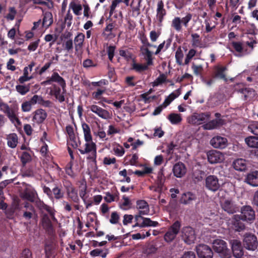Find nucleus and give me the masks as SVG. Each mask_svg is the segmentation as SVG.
I'll use <instances>...</instances> for the list:
<instances>
[{
  "instance_id": "51",
  "label": "nucleus",
  "mask_w": 258,
  "mask_h": 258,
  "mask_svg": "<svg viewBox=\"0 0 258 258\" xmlns=\"http://www.w3.org/2000/svg\"><path fill=\"white\" fill-rule=\"evenodd\" d=\"M196 53L197 51L195 49H190L186 55L184 64L186 65L188 64L193 57L196 55Z\"/></svg>"
},
{
  "instance_id": "47",
  "label": "nucleus",
  "mask_w": 258,
  "mask_h": 258,
  "mask_svg": "<svg viewBox=\"0 0 258 258\" xmlns=\"http://www.w3.org/2000/svg\"><path fill=\"white\" fill-rule=\"evenodd\" d=\"M70 8H71L74 13L77 15H80L81 14V11L82 10V8L81 5L79 4H76L75 3H71L70 5Z\"/></svg>"
},
{
  "instance_id": "62",
  "label": "nucleus",
  "mask_w": 258,
  "mask_h": 258,
  "mask_svg": "<svg viewBox=\"0 0 258 258\" xmlns=\"http://www.w3.org/2000/svg\"><path fill=\"white\" fill-rule=\"evenodd\" d=\"M35 214V210L24 211L23 217L26 220H29L33 217Z\"/></svg>"
},
{
  "instance_id": "43",
  "label": "nucleus",
  "mask_w": 258,
  "mask_h": 258,
  "mask_svg": "<svg viewBox=\"0 0 258 258\" xmlns=\"http://www.w3.org/2000/svg\"><path fill=\"white\" fill-rule=\"evenodd\" d=\"M30 85H18L16 86L17 91L22 95H25L30 91Z\"/></svg>"
},
{
  "instance_id": "63",
  "label": "nucleus",
  "mask_w": 258,
  "mask_h": 258,
  "mask_svg": "<svg viewBox=\"0 0 258 258\" xmlns=\"http://www.w3.org/2000/svg\"><path fill=\"white\" fill-rule=\"evenodd\" d=\"M19 258H32V252L29 249L25 248L22 251Z\"/></svg>"
},
{
  "instance_id": "42",
  "label": "nucleus",
  "mask_w": 258,
  "mask_h": 258,
  "mask_svg": "<svg viewBox=\"0 0 258 258\" xmlns=\"http://www.w3.org/2000/svg\"><path fill=\"white\" fill-rule=\"evenodd\" d=\"M67 195L74 202L78 203L80 201L77 190L74 187L67 191Z\"/></svg>"
},
{
  "instance_id": "48",
  "label": "nucleus",
  "mask_w": 258,
  "mask_h": 258,
  "mask_svg": "<svg viewBox=\"0 0 258 258\" xmlns=\"http://www.w3.org/2000/svg\"><path fill=\"white\" fill-rule=\"evenodd\" d=\"M183 53L180 47H179L175 52V58L176 62L181 65L182 64V59L183 57Z\"/></svg>"
},
{
  "instance_id": "40",
  "label": "nucleus",
  "mask_w": 258,
  "mask_h": 258,
  "mask_svg": "<svg viewBox=\"0 0 258 258\" xmlns=\"http://www.w3.org/2000/svg\"><path fill=\"white\" fill-rule=\"evenodd\" d=\"M86 194V186H84L81 187L80 190L79 195L82 200L84 202V204L86 205V207L88 208L89 207L92 206V203L89 202V200L87 199V198L85 197Z\"/></svg>"
},
{
  "instance_id": "25",
  "label": "nucleus",
  "mask_w": 258,
  "mask_h": 258,
  "mask_svg": "<svg viewBox=\"0 0 258 258\" xmlns=\"http://www.w3.org/2000/svg\"><path fill=\"white\" fill-rule=\"evenodd\" d=\"M222 207L223 210L230 214H233L238 210L236 205L232 201L226 200L222 204Z\"/></svg>"
},
{
  "instance_id": "41",
  "label": "nucleus",
  "mask_w": 258,
  "mask_h": 258,
  "mask_svg": "<svg viewBox=\"0 0 258 258\" xmlns=\"http://www.w3.org/2000/svg\"><path fill=\"white\" fill-rule=\"evenodd\" d=\"M63 90V92L61 93V90L59 88L54 87L53 91V95L55 98L60 102H62L64 101V93L66 92L65 89Z\"/></svg>"
},
{
  "instance_id": "59",
  "label": "nucleus",
  "mask_w": 258,
  "mask_h": 258,
  "mask_svg": "<svg viewBox=\"0 0 258 258\" xmlns=\"http://www.w3.org/2000/svg\"><path fill=\"white\" fill-rule=\"evenodd\" d=\"M123 202L120 205L121 208L126 209L131 207V202L128 197L123 196L122 198Z\"/></svg>"
},
{
  "instance_id": "24",
  "label": "nucleus",
  "mask_w": 258,
  "mask_h": 258,
  "mask_svg": "<svg viewBox=\"0 0 258 258\" xmlns=\"http://www.w3.org/2000/svg\"><path fill=\"white\" fill-rule=\"evenodd\" d=\"M85 39V35L82 33H78L74 38L75 50L79 52L82 49Z\"/></svg>"
},
{
  "instance_id": "45",
  "label": "nucleus",
  "mask_w": 258,
  "mask_h": 258,
  "mask_svg": "<svg viewBox=\"0 0 258 258\" xmlns=\"http://www.w3.org/2000/svg\"><path fill=\"white\" fill-rule=\"evenodd\" d=\"M241 93L243 95L245 99H250L255 95V91L250 88H245L241 90Z\"/></svg>"
},
{
  "instance_id": "53",
  "label": "nucleus",
  "mask_w": 258,
  "mask_h": 258,
  "mask_svg": "<svg viewBox=\"0 0 258 258\" xmlns=\"http://www.w3.org/2000/svg\"><path fill=\"white\" fill-rule=\"evenodd\" d=\"M248 130L253 134L258 136V121L253 122L248 125Z\"/></svg>"
},
{
  "instance_id": "19",
  "label": "nucleus",
  "mask_w": 258,
  "mask_h": 258,
  "mask_svg": "<svg viewBox=\"0 0 258 258\" xmlns=\"http://www.w3.org/2000/svg\"><path fill=\"white\" fill-rule=\"evenodd\" d=\"M232 46L235 50V55L237 56H242L249 53L245 46L239 42H233Z\"/></svg>"
},
{
  "instance_id": "14",
  "label": "nucleus",
  "mask_w": 258,
  "mask_h": 258,
  "mask_svg": "<svg viewBox=\"0 0 258 258\" xmlns=\"http://www.w3.org/2000/svg\"><path fill=\"white\" fill-rule=\"evenodd\" d=\"M233 256L236 258H241L244 254L241 242L237 239L231 240L230 242Z\"/></svg>"
},
{
  "instance_id": "39",
  "label": "nucleus",
  "mask_w": 258,
  "mask_h": 258,
  "mask_svg": "<svg viewBox=\"0 0 258 258\" xmlns=\"http://www.w3.org/2000/svg\"><path fill=\"white\" fill-rule=\"evenodd\" d=\"M82 127L83 128L85 141H91V140H92L91 130L88 124L86 123H83L82 124Z\"/></svg>"
},
{
  "instance_id": "1",
  "label": "nucleus",
  "mask_w": 258,
  "mask_h": 258,
  "mask_svg": "<svg viewBox=\"0 0 258 258\" xmlns=\"http://www.w3.org/2000/svg\"><path fill=\"white\" fill-rule=\"evenodd\" d=\"M255 219V212L250 206L243 207L241 209L240 216L235 215L233 216L232 223L235 230L240 231L245 228L244 225L240 222V219L249 222H252Z\"/></svg>"
},
{
  "instance_id": "36",
  "label": "nucleus",
  "mask_w": 258,
  "mask_h": 258,
  "mask_svg": "<svg viewBox=\"0 0 258 258\" xmlns=\"http://www.w3.org/2000/svg\"><path fill=\"white\" fill-rule=\"evenodd\" d=\"M51 81L53 82L57 83L61 87L62 90H64L66 87V82L64 80L56 73H53L50 77Z\"/></svg>"
},
{
  "instance_id": "20",
  "label": "nucleus",
  "mask_w": 258,
  "mask_h": 258,
  "mask_svg": "<svg viewBox=\"0 0 258 258\" xmlns=\"http://www.w3.org/2000/svg\"><path fill=\"white\" fill-rule=\"evenodd\" d=\"M47 113L45 110L42 109L36 110L34 112L33 121L38 124L41 123L46 119Z\"/></svg>"
},
{
  "instance_id": "23",
  "label": "nucleus",
  "mask_w": 258,
  "mask_h": 258,
  "mask_svg": "<svg viewBox=\"0 0 258 258\" xmlns=\"http://www.w3.org/2000/svg\"><path fill=\"white\" fill-rule=\"evenodd\" d=\"M34 203H35L36 207L40 210L47 211L50 214L52 218H54V211L51 207L45 205L42 201L39 200L38 198L36 199V201Z\"/></svg>"
},
{
  "instance_id": "15",
  "label": "nucleus",
  "mask_w": 258,
  "mask_h": 258,
  "mask_svg": "<svg viewBox=\"0 0 258 258\" xmlns=\"http://www.w3.org/2000/svg\"><path fill=\"white\" fill-rule=\"evenodd\" d=\"M90 109L92 112L95 113L99 117L103 119H107L110 118V114L109 112L98 105H91Z\"/></svg>"
},
{
  "instance_id": "56",
  "label": "nucleus",
  "mask_w": 258,
  "mask_h": 258,
  "mask_svg": "<svg viewBox=\"0 0 258 258\" xmlns=\"http://www.w3.org/2000/svg\"><path fill=\"white\" fill-rule=\"evenodd\" d=\"M57 39V37L56 35H53L52 34H47L44 37V40L46 42H48L49 43V46L51 47Z\"/></svg>"
},
{
  "instance_id": "61",
  "label": "nucleus",
  "mask_w": 258,
  "mask_h": 258,
  "mask_svg": "<svg viewBox=\"0 0 258 258\" xmlns=\"http://www.w3.org/2000/svg\"><path fill=\"white\" fill-rule=\"evenodd\" d=\"M9 13L6 16L8 20H13L15 19L17 12L15 8L11 7L9 9Z\"/></svg>"
},
{
  "instance_id": "16",
  "label": "nucleus",
  "mask_w": 258,
  "mask_h": 258,
  "mask_svg": "<svg viewBox=\"0 0 258 258\" xmlns=\"http://www.w3.org/2000/svg\"><path fill=\"white\" fill-rule=\"evenodd\" d=\"M158 225V222L152 221L149 218H145L142 216L140 220L139 221L136 222V223L133 226V227H139L140 228H143L146 227H157Z\"/></svg>"
},
{
  "instance_id": "9",
  "label": "nucleus",
  "mask_w": 258,
  "mask_h": 258,
  "mask_svg": "<svg viewBox=\"0 0 258 258\" xmlns=\"http://www.w3.org/2000/svg\"><path fill=\"white\" fill-rule=\"evenodd\" d=\"M205 186L212 191H217L220 187L219 179L215 175L208 176L205 179Z\"/></svg>"
},
{
  "instance_id": "60",
  "label": "nucleus",
  "mask_w": 258,
  "mask_h": 258,
  "mask_svg": "<svg viewBox=\"0 0 258 258\" xmlns=\"http://www.w3.org/2000/svg\"><path fill=\"white\" fill-rule=\"evenodd\" d=\"M192 15L190 13H187L185 17L181 19V24L182 23L185 27L188 26V23L191 20Z\"/></svg>"
},
{
  "instance_id": "64",
  "label": "nucleus",
  "mask_w": 258,
  "mask_h": 258,
  "mask_svg": "<svg viewBox=\"0 0 258 258\" xmlns=\"http://www.w3.org/2000/svg\"><path fill=\"white\" fill-rule=\"evenodd\" d=\"M53 248V246L52 243H46L45 245V252L47 256H49L52 254V251Z\"/></svg>"
},
{
  "instance_id": "11",
  "label": "nucleus",
  "mask_w": 258,
  "mask_h": 258,
  "mask_svg": "<svg viewBox=\"0 0 258 258\" xmlns=\"http://www.w3.org/2000/svg\"><path fill=\"white\" fill-rule=\"evenodd\" d=\"M207 158L211 164L219 163L225 160V154L217 150H211L208 152Z\"/></svg>"
},
{
  "instance_id": "5",
  "label": "nucleus",
  "mask_w": 258,
  "mask_h": 258,
  "mask_svg": "<svg viewBox=\"0 0 258 258\" xmlns=\"http://www.w3.org/2000/svg\"><path fill=\"white\" fill-rule=\"evenodd\" d=\"M181 224L178 221H175L169 227L165 233L164 239L167 242H172L176 237L180 229Z\"/></svg>"
},
{
  "instance_id": "21",
  "label": "nucleus",
  "mask_w": 258,
  "mask_h": 258,
  "mask_svg": "<svg viewBox=\"0 0 258 258\" xmlns=\"http://www.w3.org/2000/svg\"><path fill=\"white\" fill-rule=\"evenodd\" d=\"M223 124V121L221 119H216L204 124L202 127L205 130H212L218 128Z\"/></svg>"
},
{
  "instance_id": "12",
  "label": "nucleus",
  "mask_w": 258,
  "mask_h": 258,
  "mask_svg": "<svg viewBox=\"0 0 258 258\" xmlns=\"http://www.w3.org/2000/svg\"><path fill=\"white\" fill-rule=\"evenodd\" d=\"M210 144L214 148L223 149L227 146L228 140L224 137L215 136L211 139Z\"/></svg>"
},
{
  "instance_id": "7",
  "label": "nucleus",
  "mask_w": 258,
  "mask_h": 258,
  "mask_svg": "<svg viewBox=\"0 0 258 258\" xmlns=\"http://www.w3.org/2000/svg\"><path fill=\"white\" fill-rule=\"evenodd\" d=\"M137 209L138 210V214L135 216L136 222L139 221L142 216L148 215L150 211L148 204L144 200L137 202Z\"/></svg>"
},
{
  "instance_id": "54",
  "label": "nucleus",
  "mask_w": 258,
  "mask_h": 258,
  "mask_svg": "<svg viewBox=\"0 0 258 258\" xmlns=\"http://www.w3.org/2000/svg\"><path fill=\"white\" fill-rule=\"evenodd\" d=\"M21 161L23 164H25L31 161V157L30 154L27 152H23L20 155Z\"/></svg>"
},
{
  "instance_id": "17",
  "label": "nucleus",
  "mask_w": 258,
  "mask_h": 258,
  "mask_svg": "<svg viewBox=\"0 0 258 258\" xmlns=\"http://www.w3.org/2000/svg\"><path fill=\"white\" fill-rule=\"evenodd\" d=\"M172 171L175 176L181 178L185 174L186 168L183 163L179 162L173 166Z\"/></svg>"
},
{
  "instance_id": "18",
  "label": "nucleus",
  "mask_w": 258,
  "mask_h": 258,
  "mask_svg": "<svg viewBox=\"0 0 258 258\" xmlns=\"http://www.w3.org/2000/svg\"><path fill=\"white\" fill-rule=\"evenodd\" d=\"M244 181L252 186H258V171H254L248 173Z\"/></svg>"
},
{
  "instance_id": "50",
  "label": "nucleus",
  "mask_w": 258,
  "mask_h": 258,
  "mask_svg": "<svg viewBox=\"0 0 258 258\" xmlns=\"http://www.w3.org/2000/svg\"><path fill=\"white\" fill-rule=\"evenodd\" d=\"M93 134L95 136L99 137L103 141L107 140L106 133L102 129L99 128L97 131H94Z\"/></svg>"
},
{
  "instance_id": "10",
  "label": "nucleus",
  "mask_w": 258,
  "mask_h": 258,
  "mask_svg": "<svg viewBox=\"0 0 258 258\" xmlns=\"http://www.w3.org/2000/svg\"><path fill=\"white\" fill-rule=\"evenodd\" d=\"M243 244L247 249L255 250L258 245L256 237L251 234H246L243 239Z\"/></svg>"
},
{
  "instance_id": "35",
  "label": "nucleus",
  "mask_w": 258,
  "mask_h": 258,
  "mask_svg": "<svg viewBox=\"0 0 258 258\" xmlns=\"http://www.w3.org/2000/svg\"><path fill=\"white\" fill-rule=\"evenodd\" d=\"M227 69L224 67H217L214 73L215 78L222 79L225 81H227V79L226 77L225 72Z\"/></svg>"
},
{
  "instance_id": "46",
  "label": "nucleus",
  "mask_w": 258,
  "mask_h": 258,
  "mask_svg": "<svg viewBox=\"0 0 258 258\" xmlns=\"http://www.w3.org/2000/svg\"><path fill=\"white\" fill-rule=\"evenodd\" d=\"M63 49L67 52H70L73 49V42L72 39L64 40L62 43Z\"/></svg>"
},
{
  "instance_id": "57",
  "label": "nucleus",
  "mask_w": 258,
  "mask_h": 258,
  "mask_svg": "<svg viewBox=\"0 0 258 258\" xmlns=\"http://www.w3.org/2000/svg\"><path fill=\"white\" fill-rule=\"evenodd\" d=\"M32 105L31 101L24 102L21 105L22 111L23 112H29L31 110Z\"/></svg>"
},
{
  "instance_id": "28",
  "label": "nucleus",
  "mask_w": 258,
  "mask_h": 258,
  "mask_svg": "<svg viewBox=\"0 0 258 258\" xmlns=\"http://www.w3.org/2000/svg\"><path fill=\"white\" fill-rule=\"evenodd\" d=\"M156 11L157 19L160 23H161L163 20L164 17L166 15V11L164 9V4L162 1H160L158 2Z\"/></svg>"
},
{
  "instance_id": "22",
  "label": "nucleus",
  "mask_w": 258,
  "mask_h": 258,
  "mask_svg": "<svg viewBox=\"0 0 258 258\" xmlns=\"http://www.w3.org/2000/svg\"><path fill=\"white\" fill-rule=\"evenodd\" d=\"M196 199L197 196L195 194L188 191L182 195L180 202L184 205H189L192 204Z\"/></svg>"
},
{
  "instance_id": "3",
  "label": "nucleus",
  "mask_w": 258,
  "mask_h": 258,
  "mask_svg": "<svg viewBox=\"0 0 258 258\" xmlns=\"http://www.w3.org/2000/svg\"><path fill=\"white\" fill-rule=\"evenodd\" d=\"M81 154H88V158L95 159L96 157V145L93 142L85 141V144L82 149H79Z\"/></svg>"
},
{
  "instance_id": "27",
  "label": "nucleus",
  "mask_w": 258,
  "mask_h": 258,
  "mask_svg": "<svg viewBox=\"0 0 258 258\" xmlns=\"http://www.w3.org/2000/svg\"><path fill=\"white\" fill-rule=\"evenodd\" d=\"M43 16L42 26L45 29H47L53 23L52 14L50 12H45L43 13Z\"/></svg>"
},
{
  "instance_id": "33",
  "label": "nucleus",
  "mask_w": 258,
  "mask_h": 258,
  "mask_svg": "<svg viewBox=\"0 0 258 258\" xmlns=\"http://www.w3.org/2000/svg\"><path fill=\"white\" fill-rule=\"evenodd\" d=\"M8 146L11 148H15L18 144V139L17 135L15 134H10L7 137Z\"/></svg>"
},
{
  "instance_id": "52",
  "label": "nucleus",
  "mask_w": 258,
  "mask_h": 258,
  "mask_svg": "<svg viewBox=\"0 0 258 258\" xmlns=\"http://www.w3.org/2000/svg\"><path fill=\"white\" fill-rule=\"evenodd\" d=\"M113 150L115 155L118 157L122 156L125 152L123 148L119 145L114 146Z\"/></svg>"
},
{
  "instance_id": "49",
  "label": "nucleus",
  "mask_w": 258,
  "mask_h": 258,
  "mask_svg": "<svg viewBox=\"0 0 258 258\" xmlns=\"http://www.w3.org/2000/svg\"><path fill=\"white\" fill-rule=\"evenodd\" d=\"M257 138L255 137L250 136L245 139L246 144L251 148H255Z\"/></svg>"
},
{
  "instance_id": "13",
  "label": "nucleus",
  "mask_w": 258,
  "mask_h": 258,
  "mask_svg": "<svg viewBox=\"0 0 258 258\" xmlns=\"http://www.w3.org/2000/svg\"><path fill=\"white\" fill-rule=\"evenodd\" d=\"M197 253L200 258H212L213 252L210 246L206 244H199L196 247Z\"/></svg>"
},
{
  "instance_id": "8",
  "label": "nucleus",
  "mask_w": 258,
  "mask_h": 258,
  "mask_svg": "<svg viewBox=\"0 0 258 258\" xmlns=\"http://www.w3.org/2000/svg\"><path fill=\"white\" fill-rule=\"evenodd\" d=\"M181 237L184 241L188 244L194 243L196 238L195 230L188 226L182 228Z\"/></svg>"
},
{
  "instance_id": "4",
  "label": "nucleus",
  "mask_w": 258,
  "mask_h": 258,
  "mask_svg": "<svg viewBox=\"0 0 258 258\" xmlns=\"http://www.w3.org/2000/svg\"><path fill=\"white\" fill-rule=\"evenodd\" d=\"M211 116L209 112L205 113H194L191 116L187 118V122L194 125H200L208 120Z\"/></svg>"
},
{
  "instance_id": "55",
  "label": "nucleus",
  "mask_w": 258,
  "mask_h": 258,
  "mask_svg": "<svg viewBox=\"0 0 258 258\" xmlns=\"http://www.w3.org/2000/svg\"><path fill=\"white\" fill-rule=\"evenodd\" d=\"M13 105L11 107H9V105L5 103L0 102V109L1 111L4 112V113L8 114L9 112L13 110Z\"/></svg>"
},
{
  "instance_id": "34",
  "label": "nucleus",
  "mask_w": 258,
  "mask_h": 258,
  "mask_svg": "<svg viewBox=\"0 0 258 258\" xmlns=\"http://www.w3.org/2000/svg\"><path fill=\"white\" fill-rule=\"evenodd\" d=\"M108 253V249L107 248H96L90 252V254L93 257L100 256L102 258H105Z\"/></svg>"
},
{
  "instance_id": "2",
  "label": "nucleus",
  "mask_w": 258,
  "mask_h": 258,
  "mask_svg": "<svg viewBox=\"0 0 258 258\" xmlns=\"http://www.w3.org/2000/svg\"><path fill=\"white\" fill-rule=\"evenodd\" d=\"M213 248L221 258H230L231 252L227 243L222 239H216L212 243Z\"/></svg>"
},
{
  "instance_id": "26",
  "label": "nucleus",
  "mask_w": 258,
  "mask_h": 258,
  "mask_svg": "<svg viewBox=\"0 0 258 258\" xmlns=\"http://www.w3.org/2000/svg\"><path fill=\"white\" fill-rule=\"evenodd\" d=\"M140 51L144 59L147 61L148 64L152 65L153 63V53L149 50L148 48L145 46H141L140 47Z\"/></svg>"
},
{
  "instance_id": "58",
  "label": "nucleus",
  "mask_w": 258,
  "mask_h": 258,
  "mask_svg": "<svg viewBox=\"0 0 258 258\" xmlns=\"http://www.w3.org/2000/svg\"><path fill=\"white\" fill-rule=\"evenodd\" d=\"M119 220V216L116 212H113L110 216L109 222L112 224L118 223Z\"/></svg>"
},
{
  "instance_id": "37",
  "label": "nucleus",
  "mask_w": 258,
  "mask_h": 258,
  "mask_svg": "<svg viewBox=\"0 0 258 258\" xmlns=\"http://www.w3.org/2000/svg\"><path fill=\"white\" fill-rule=\"evenodd\" d=\"M149 64H148L147 62L145 64L136 63L135 61H133L132 67V69L135 71L136 72L141 73L148 69V67Z\"/></svg>"
},
{
  "instance_id": "31",
  "label": "nucleus",
  "mask_w": 258,
  "mask_h": 258,
  "mask_svg": "<svg viewBox=\"0 0 258 258\" xmlns=\"http://www.w3.org/2000/svg\"><path fill=\"white\" fill-rule=\"evenodd\" d=\"M172 40L171 38H168L160 44L157 47L156 46L157 49L154 54L157 55L161 51H165L170 46Z\"/></svg>"
},
{
  "instance_id": "44",
  "label": "nucleus",
  "mask_w": 258,
  "mask_h": 258,
  "mask_svg": "<svg viewBox=\"0 0 258 258\" xmlns=\"http://www.w3.org/2000/svg\"><path fill=\"white\" fill-rule=\"evenodd\" d=\"M171 27L176 31H180L182 29L181 19L178 17H175L172 21Z\"/></svg>"
},
{
  "instance_id": "29",
  "label": "nucleus",
  "mask_w": 258,
  "mask_h": 258,
  "mask_svg": "<svg viewBox=\"0 0 258 258\" xmlns=\"http://www.w3.org/2000/svg\"><path fill=\"white\" fill-rule=\"evenodd\" d=\"M18 109V106L17 104H14L13 107V110L9 112L7 115L10 118L11 121L15 124V125H20L21 121L17 117L16 114Z\"/></svg>"
},
{
  "instance_id": "6",
  "label": "nucleus",
  "mask_w": 258,
  "mask_h": 258,
  "mask_svg": "<svg viewBox=\"0 0 258 258\" xmlns=\"http://www.w3.org/2000/svg\"><path fill=\"white\" fill-rule=\"evenodd\" d=\"M20 197L31 202H34L38 198V195L34 188L31 185H28L25 188L21 191Z\"/></svg>"
},
{
  "instance_id": "38",
  "label": "nucleus",
  "mask_w": 258,
  "mask_h": 258,
  "mask_svg": "<svg viewBox=\"0 0 258 258\" xmlns=\"http://www.w3.org/2000/svg\"><path fill=\"white\" fill-rule=\"evenodd\" d=\"M167 118L172 124H177L182 120L181 115L180 114L175 113H170L168 116Z\"/></svg>"
},
{
  "instance_id": "30",
  "label": "nucleus",
  "mask_w": 258,
  "mask_h": 258,
  "mask_svg": "<svg viewBox=\"0 0 258 258\" xmlns=\"http://www.w3.org/2000/svg\"><path fill=\"white\" fill-rule=\"evenodd\" d=\"M180 94L181 91L180 88L175 90L165 99L162 105H163L164 108L166 107L173 100L178 97Z\"/></svg>"
},
{
  "instance_id": "32",
  "label": "nucleus",
  "mask_w": 258,
  "mask_h": 258,
  "mask_svg": "<svg viewBox=\"0 0 258 258\" xmlns=\"http://www.w3.org/2000/svg\"><path fill=\"white\" fill-rule=\"evenodd\" d=\"M233 166L237 171H244L247 167L246 162L244 159H238L233 162Z\"/></svg>"
}]
</instances>
